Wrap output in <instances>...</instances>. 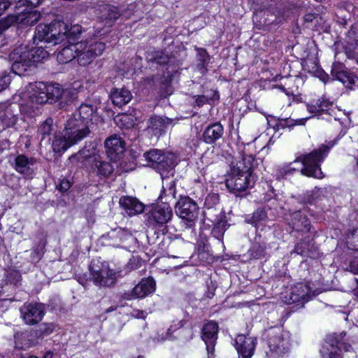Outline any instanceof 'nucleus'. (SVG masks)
Returning <instances> with one entry per match:
<instances>
[{"mask_svg":"<svg viewBox=\"0 0 358 358\" xmlns=\"http://www.w3.org/2000/svg\"><path fill=\"white\" fill-rule=\"evenodd\" d=\"M319 190H314L312 192H308L303 198V202L306 204H313L316 199L318 198Z\"/></svg>","mask_w":358,"mask_h":358,"instance_id":"57","label":"nucleus"},{"mask_svg":"<svg viewBox=\"0 0 358 358\" xmlns=\"http://www.w3.org/2000/svg\"><path fill=\"white\" fill-rule=\"evenodd\" d=\"M297 169L295 167H292L291 164L289 165L283 166L278 169V174L279 176L285 177L287 175L292 174L294 171H296Z\"/></svg>","mask_w":358,"mask_h":358,"instance_id":"60","label":"nucleus"},{"mask_svg":"<svg viewBox=\"0 0 358 358\" xmlns=\"http://www.w3.org/2000/svg\"><path fill=\"white\" fill-rule=\"evenodd\" d=\"M55 324L53 323H42L36 330H33L34 334L36 336L37 339L39 338H43L51 334L55 330Z\"/></svg>","mask_w":358,"mask_h":358,"instance_id":"47","label":"nucleus"},{"mask_svg":"<svg viewBox=\"0 0 358 358\" xmlns=\"http://www.w3.org/2000/svg\"><path fill=\"white\" fill-rule=\"evenodd\" d=\"M71 186V182L68 179L62 178L57 187L60 192H65L70 189Z\"/></svg>","mask_w":358,"mask_h":358,"instance_id":"63","label":"nucleus"},{"mask_svg":"<svg viewBox=\"0 0 358 358\" xmlns=\"http://www.w3.org/2000/svg\"><path fill=\"white\" fill-rule=\"evenodd\" d=\"M176 182L174 180L167 181L166 183L163 182L162 190L158 197V200L162 203L170 205L171 203H173L176 199Z\"/></svg>","mask_w":358,"mask_h":358,"instance_id":"35","label":"nucleus"},{"mask_svg":"<svg viewBox=\"0 0 358 358\" xmlns=\"http://www.w3.org/2000/svg\"><path fill=\"white\" fill-rule=\"evenodd\" d=\"M166 152L157 149H152L148 152L143 153V157L145 159L151 163L152 166L156 169V166L158 165V162L162 161V158H164Z\"/></svg>","mask_w":358,"mask_h":358,"instance_id":"45","label":"nucleus"},{"mask_svg":"<svg viewBox=\"0 0 358 358\" xmlns=\"http://www.w3.org/2000/svg\"><path fill=\"white\" fill-rule=\"evenodd\" d=\"M42 85H44V83H41L38 85L32 88L29 95V99L26 102V106L32 111L37 109L38 106L48 102L45 91L43 89Z\"/></svg>","mask_w":358,"mask_h":358,"instance_id":"26","label":"nucleus"},{"mask_svg":"<svg viewBox=\"0 0 358 358\" xmlns=\"http://www.w3.org/2000/svg\"><path fill=\"white\" fill-rule=\"evenodd\" d=\"M275 203V199H271L268 200V203L266 204V207L258 208L252 215H248L245 218V221L257 228L259 224H260L262 222H265L268 218L266 208L271 209V206H274Z\"/></svg>","mask_w":358,"mask_h":358,"instance_id":"30","label":"nucleus"},{"mask_svg":"<svg viewBox=\"0 0 358 358\" xmlns=\"http://www.w3.org/2000/svg\"><path fill=\"white\" fill-rule=\"evenodd\" d=\"M10 81V76L8 74L3 73L0 76V92L8 87Z\"/></svg>","mask_w":358,"mask_h":358,"instance_id":"61","label":"nucleus"},{"mask_svg":"<svg viewBox=\"0 0 358 358\" xmlns=\"http://www.w3.org/2000/svg\"><path fill=\"white\" fill-rule=\"evenodd\" d=\"M73 145H75V143H73L69 138L66 137V134L64 136H55L52 143V147L55 152H63Z\"/></svg>","mask_w":358,"mask_h":358,"instance_id":"42","label":"nucleus"},{"mask_svg":"<svg viewBox=\"0 0 358 358\" xmlns=\"http://www.w3.org/2000/svg\"><path fill=\"white\" fill-rule=\"evenodd\" d=\"M20 315L26 324L34 325L42 320L45 315V306L42 303H24L20 309Z\"/></svg>","mask_w":358,"mask_h":358,"instance_id":"17","label":"nucleus"},{"mask_svg":"<svg viewBox=\"0 0 358 358\" xmlns=\"http://www.w3.org/2000/svg\"><path fill=\"white\" fill-rule=\"evenodd\" d=\"M331 74L335 79L341 82L348 89L352 90L358 85V77L353 73H351L341 62L333 63Z\"/></svg>","mask_w":358,"mask_h":358,"instance_id":"18","label":"nucleus"},{"mask_svg":"<svg viewBox=\"0 0 358 358\" xmlns=\"http://www.w3.org/2000/svg\"><path fill=\"white\" fill-rule=\"evenodd\" d=\"M162 161L158 162L156 166V170L160 173L162 180L169 178V175L173 176L174 173V167L177 164V157L173 152H166Z\"/></svg>","mask_w":358,"mask_h":358,"instance_id":"25","label":"nucleus"},{"mask_svg":"<svg viewBox=\"0 0 358 358\" xmlns=\"http://www.w3.org/2000/svg\"><path fill=\"white\" fill-rule=\"evenodd\" d=\"M212 224L213 227L211 231V234L216 239L221 241L229 224L227 223L225 218H222L217 222H215L214 223H212Z\"/></svg>","mask_w":358,"mask_h":358,"instance_id":"46","label":"nucleus"},{"mask_svg":"<svg viewBox=\"0 0 358 358\" xmlns=\"http://www.w3.org/2000/svg\"><path fill=\"white\" fill-rule=\"evenodd\" d=\"M257 345V338L239 334L235 340V348L238 354V358H251Z\"/></svg>","mask_w":358,"mask_h":358,"instance_id":"20","label":"nucleus"},{"mask_svg":"<svg viewBox=\"0 0 358 358\" xmlns=\"http://www.w3.org/2000/svg\"><path fill=\"white\" fill-rule=\"evenodd\" d=\"M178 118H169L164 116L155 115L150 119L149 127L155 136H161L166 133L169 126L175 125Z\"/></svg>","mask_w":358,"mask_h":358,"instance_id":"24","label":"nucleus"},{"mask_svg":"<svg viewBox=\"0 0 358 358\" xmlns=\"http://www.w3.org/2000/svg\"><path fill=\"white\" fill-rule=\"evenodd\" d=\"M347 243L349 248L358 250V228L349 231L347 236Z\"/></svg>","mask_w":358,"mask_h":358,"instance_id":"52","label":"nucleus"},{"mask_svg":"<svg viewBox=\"0 0 358 358\" xmlns=\"http://www.w3.org/2000/svg\"><path fill=\"white\" fill-rule=\"evenodd\" d=\"M255 157L252 155H243L241 159L232 164L230 173L225 179L228 190L238 195L253 187L257 177L253 174Z\"/></svg>","mask_w":358,"mask_h":358,"instance_id":"2","label":"nucleus"},{"mask_svg":"<svg viewBox=\"0 0 358 358\" xmlns=\"http://www.w3.org/2000/svg\"><path fill=\"white\" fill-rule=\"evenodd\" d=\"M91 280L99 287H111L116 284L118 278L123 277L122 271H115L109 268L106 263L95 264L90 266Z\"/></svg>","mask_w":358,"mask_h":358,"instance_id":"7","label":"nucleus"},{"mask_svg":"<svg viewBox=\"0 0 358 358\" xmlns=\"http://www.w3.org/2000/svg\"><path fill=\"white\" fill-rule=\"evenodd\" d=\"M36 160L33 157H29L20 154L15 157L13 164L14 169L24 178H32L34 174V166Z\"/></svg>","mask_w":358,"mask_h":358,"instance_id":"21","label":"nucleus"},{"mask_svg":"<svg viewBox=\"0 0 358 358\" xmlns=\"http://www.w3.org/2000/svg\"><path fill=\"white\" fill-rule=\"evenodd\" d=\"M96 110V107L92 105L82 103L79 106L78 111L73 113L71 117L78 118L91 125L92 117Z\"/></svg>","mask_w":358,"mask_h":358,"instance_id":"40","label":"nucleus"},{"mask_svg":"<svg viewBox=\"0 0 358 358\" xmlns=\"http://www.w3.org/2000/svg\"><path fill=\"white\" fill-rule=\"evenodd\" d=\"M317 103L318 104V106H320L319 110L321 113H324L327 111L329 107L332 106L331 102L324 99L317 100Z\"/></svg>","mask_w":358,"mask_h":358,"instance_id":"62","label":"nucleus"},{"mask_svg":"<svg viewBox=\"0 0 358 358\" xmlns=\"http://www.w3.org/2000/svg\"><path fill=\"white\" fill-rule=\"evenodd\" d=\"M345 331L328 334L320 352L322 358H342L341 352L350 351L351 345L343 341Z\"/></svg>","mask_w":358,"mask_h":358,"instance_id":"8","label":"nucleus"},{"mask_svg":"<svg viewBox=\"0 0 358 358\" xmlns=\"http://www.w3.org/2000/svg\"><path fill=\"white\" fill-rule=\"evenodd\" d=\"M15 348L27 349L38 343L36 336L33 330L17 332L14 335Z\"/></svg>","mask_w":358,"mask_h":358,"instance_id":"27","label":"nucleus"},{"mask_svg":"<svg viewBox=\"0 0 358 358\" xmlns=\"http://www.w3.org/2000/svg\"><path fill=\"white\" fill-rule=\"evenodd\" d=\"M83 32L79 24L71 25L63 21L55 20L50 24H38L33 37L34 43L39 42L53 45L62 43L65 40L71 44H83L78 42Z\"/></svg>","mask_w":358,"mask_h":358,"instance_id":"1","label":"nucleus"},{"mask_svg":"<svg viewBox=\"0 0 358 358\" xmlns=\"http://www.w3.org/2000/svg\"><path fill=\"white\" fill-rule=\"evenodd\" d=\"M120 17V12L116 6L106 4L100 8L99 18L106 26L111 27Z\"/></svg>","mask_w":358,"mask_h":358,"instance_id":"28","label":"nucleus"},{"mask_svg":"<svg viewBox=\"0 0 358 358\" xmlns=\"http://www.w3.org/2000/svg\"><path fill=\"white\" fill-rule=\"evenodd\" d=\"M285 220L292 231L301 233L302 234L310 231L312 225L310 220L301 210L290 211L285 215Z\"/></svg>","mask_w":358,"mask_h":358,"instance_id":"16","label":"nucleus"},{"mask_svg":"<svg viewBox=\"0 0 358 358\" xmlns=\"http://www.w3.org/2000/svg\"><path fill=\"white\" fill-rule=\"evenodd\" d=\"M175 210L181 219L187 222V226L192 227L198 218L199 208L189 196L180 195L175 204Z\"/></svg>","mask_w":358,"mask_h":358,"instance_id":"12","label":"nucleus"},{"mask_svg":"<svg viewBox=\"0 0 358 358\" xmlns=\"http://www.w3.org/2000/svg\"><path fill=\"white\" fill-rule=\"evenodd\" d=\"M159 93L162 97L167 98L173 94V87L169 76H163L159 78Z\"/></svg>","mask_w":358,"mask_h":358,"instance_id":"44","label":"nucleus"},{"mask_svg":"<svg viewBox=\"0 0 358 358\" xmlns=\"http://www.w3.org/2000/svg\"><path fill=\"white\" fill-rule=\"evenodd\" d=\"M296 126V122L294 119L289 118H278L276 123L273 126V128H276L278 130L285 128H292Z\"/></svg>","mask_w":358,"mask_h":358,"instance_id":"54","label":"nucleus"},{"mask_svg":"<svg viewBox=\"0 0 358 358\" xmlns=\"http://www.w3.org/2000/svg\"><path fill=\"white\" fill-rule=\"evenodd\" d=\"M78 48L79 50L76 54L78 63L80 66H85L103 53L106 49V43L102 41H93Z\"/></svg>","mask_w":358,"mask_h":358,"instance_id":"15","label":"nucleus"},{"mask_svg":"<svg viewBox=\"0 0 358 358\" xmlns=\"http://www.w3.org/2000/svg\"><path fill=\"white\" fill-rule=\"evenodd\" d=\"M195 50L196 52V67L200 73L203 76L208 71L207 66L210 62V56L205 48L195 47Z\"/></svg>","mask_w":358,"mask_h":358,"instance_id":"39","label":"nucleus"},{"mask_svg":"<svg viewBox=\"0 0 358 358\" xmlns=\"http://www.w3.org/2000/svg\"><path fill=\"white\" fill-rule=\"evenodd\" d=\"M220 203V196L218 194L211 193L208 194V196L205 199L204 201V208H217Z\"/></svg>","mask_w":358,"mask_h":358,"instance_id":"53","label":"nucleus"},{"mask_svg":"<svg viewBox=\"0 0 358 358\" xmlns=\"http://www.w3.org/2000/svg\"><path fill=\"white\" fill-rule=\"evenodd\" d=\"M20 274L15 271H11L7 273L6 275V283L16 285L20 280Z\"/></svg>","mask_w":358,"mask_h":358,"instance_id":"56","label":"nucleus"},{"mask_svg":"<svg viewBox=\"0 0 358 358\" xmlns=\"http://www.w3.org/2000/svg\"><path fill=\"white\" fill-rule=\"evenodd\" d=\"M44 0H20L17 3V7L19 9L22 6L27 5V8L30 7L31 8H35L41 5Z\"/></svg>","mask_w":358,"mask_h":358,"instance_id":"58","label":"nucleus"},{"mask_svg":"<svg viewBox=\"0 0 358 358\" xmlns=\"http://www.w3.org/2000/svg\"><path fill=\"white\" fill-rule=\"evenodd\" d=\"M48 52L42 47L20 46L8 55L12 71L18 76L29 75L36 67V63L48 57Z\"/></svg>","mask_w":358,"mask_h":358,"instance_id":"3","label":"nucleus"},{"mask_svg":"<svg viewBox=\"0 0 358 358\" xmlns=\"http://www.w3.org/2000/svg\"><path fill=\"white\" fill-rule=\"evenodd\" d=\"M83 44H71L63 47L58 52L57 59L59 63L66 64L72 61L76 57L77 52L79 50L78 46L80 48Z\"/></svg>","mask_w":358,"mask_h":358,"instance_id":"36","label":"nucleus"},{"mask_svg":"<svg viewBox=\"0 0 358 358\" xmlns=\"http://www.w3.org/2000/svg\"><path fill=\"white\" fill-rule=\"evenodd\" d=\"M155 281L151 278H143L133 289V294L137 298H143L155 290Z\"/></svg>","mask_w":358,"mask_h":358,"instance_id":"32","label":"nucleus"},{"mask_svg":"<svg viewBox=\"0 0 358 358\" xmlns=\"http://www.w3.org/2000/svg\"><path fill=\"white\" fill-rule=\"evenodd\" d=\"M187 317H189V314L187 312H185V317H184L183 319H182L180 321H178L177 322H174L168 329V330L166 331V334L169 335V338L171 340H174V339H176L177 338L175 336H172V334L175 331H176L178 329H180V328L183 327L187 324V322L188 321Z\"/></svg>","mask_w":358,"mask_h":358,"instance_id":"51","label":"nucleus"},{"mask_svg":"<svg viewBox=\"0 0 358 358\" xmlns=\"http://www.w3.org/2000/svg\"><path fill=\"white\" fill-rule=\"evenodd\" d=\"M203 215L204 221H209L211 223L217 222L222 218H226L222 209L220 207L204 209Z\"/></svg>","mask_w":358,"mask_h":358,"instance_id":"43","label":"nucleus"},{"mask_svg":"<svg viewBox=\"0 0 358 358\" xmlns=\"http://www.w3.org/2000/svg\"><path fill=\"white\" fill-rule=\"evenodd\" d=\"M110 97L114 105L120 108L125 106L132 99L131 92L124 88H114L111 90Z\"/></svg>","mask_w":358,"mask_h":358,"instance_id":"34","label":"nucleus"},{"mask_svg":"<svg viewBox=\"0 0 358 358\" xmlns=\"http://www.w3.org/2000/svg\"><path fill=\"white\" fill-rule=\"evenodd\" d=\"M318 294L319 292L316 290L312 292L308 284L297 283L292 287L287 303H298L299 306L303 307L306 302Z\"/></svg>","mask_w":358,"mask_h":358,"instance_id":"19","label":"nucleus"},{"mask_svg":"<svg viewBox=\"0 0 358 358\" xmlns=\"http://www.w3.org/2000/svg\"><path fill=\"white\" fill-rule=\"evenodd\" d=\"M266 246L259 243L253 244L249 250L250 255L252 258L259 259L264 257L266 255Z\"/></svg>","mask_w":358,"mask_h":358,"instance_id":"49","label":"nucleus"},{"mask_svg":"<svg viewBox=\"0 0 358 358\" xmlns=\"http://www.w3.org/2000/svg\"><path fill=\"white\" fill-rule=\"evenodd\" d=\"M91 125L75 117H70L65 124L66 137L75 144L82 141L90 133Z\"/></svg>","mask_w":358,"mask_h":358,"instance_id":"14","label":"nucleus"},{"mask_svg":"<svg viewBox=\"0 0 358 358\" xmlns=\"http://www.w3.org/2000/svg\"><path fill=\"white\" fill-rule=\"evenodd\" d=\"M291 254H296L304 257L315 258L317 256V248L313 240H303L296 244Z\"/></svg>","mask_w":358,"mask_h":358,"instance_id":"29","label":"nucleus"},{"mask_svg":"<svg viewBox=\"0 0 358 358\" xmlns=\"http://www.w3.org/2000/svg\"><path fill=\"white\" fill-rule=\"evenodd\" d=\"M218 324L213 321L205 324L201 329V338L206 345L208 355H213L217 339Z\"/></svg>","mask_w":358,"mask_h":358,"instance_id":"22","label":"nucleus"},{"mask_svg":"<svg viewBox=\"0 0 358 358\" xmlns=\"http://www.w3.org/2000/svg\"><path fill=\"white\" fill-rule=\"evenodd\" d=\"M141 264L142 261L139 257H132L126 264L124 268L122 270L123 276L132 271L139 268L141 266Z\"/></svg>","mask_w":358,"mask_h":358,"instance_id":"50","label":"nucleus"},{"mask_svg":"<svg viewBox=\"0 0 358 358\" xmlns=\"http://www.w3.org/2000/svg\"><path fill=\"white\" fill-rule=\"evenodd\" d=\"M329 150L330 147L321 145L318 149L301 156L299 159L302 164L301 174L318 179L323 178L324 176L321 170L320 165L327 157Z\"/></svg>","mask_w":358,"mask_h":358,"instance_id":"4","label":"nucleus"},{"mask_svg":"<svg viewBox=\"0 0 358 358\" xmlns=\"http://www.w3.org/2000/svg\"><path fill=\"white\" fill-rule=\"evenodd\" d=\"M146 59L159 65H165L174 62L175 58L172 55H169L164 51L153 50L147 52Z\"/></svg>","mask_w":358,"mask_h":358,"instance_id":"37","label":"nucleus"},{"mask_svg":"<svg viewBox=\"0 0 358 358\" xmlns=\"http://www.w3.org/2000/svg\"><path fill=\"white\" fill-rule=\"evenodd\" d=\"M224 134V127L220 122L209 124L203 133V139L208 144H213L220 139Z\"/></svg>","mask_w":358,"mask_h":358,"instance_id":"31","label":"nucleus"},{"mask_svg":"<svg viewBox=\"0 0 358 358\" xmlns=\"http://www.w3.org/2000/svg\"><path fill=\"white\" fill-rule=\"evenodd\" d=\"M17 120V115L14 113L12 106H9L5 109H0V129L4 130L14 126Z\"/></svg>","mask_w":358,"mask_h":358,"instance_id":"38","label":"nucleus"},{"mask_svg":"<svg viewBox=\"0 0 358 358\" xmlns=\"http://www.w3.org/2000/svg\"><path fill=\"white\" fill-rule=\"evenodd\" d=\"M120 204L129 216L141 213L144 210V205L131 196L122 197L120 199Z\"/></svg>","mask_w":358,"mask_h":358,"instance_id":"33","label":"nucleus"},{"mask_svg":"<svg viewBox=\"0 0 358 358\" xmlns=\"http://www.w3.org/2000/svg\"><path fill=\"white\" fill-rule=\"evenodd\" d=\"M194 336L193 327L183 329L179 332L176 338H180L184 343H187L193 339Z\"/></svg>","mask_w":358,"mask_h":358,"instance_id":"55","label":"nucleus"},{"mask_svg":"<svg viewBox=\"0 0 358 358\" xmlns=\"http://www.w3.org/2000/svg\"><path fill=\"white\" fill-rule=\"evenodd\" d=\"M343 47L347 57L350 59H355L357 61V58L358 57L356 52V49L357 47V41H345L343 43Z\"/></svg>","mask_w":358,"mask_h":358,"instance_id":"48","label":"nucleus"},{"mask_svg":"<svg viewBox=\"0 0 358 358\" xmlns=\"http://www.w3.org/2000/svg\"><path fill=\"white\" fill-rule=\"evenodd\" d=\"M252 20L258 29L269 30L285 20V15L277 6L266 7L262 3L254 8Z\"/></svg>","mask_w":358,"mask_h":358,"instance_id":"5","label":"nucleus"},{"mask_svg":"<svg viewBox=\"0 0 358 358\" xmlns=\"http://www.w3.org/2000/svg\"><path fill=\"white\" fill-rule=\"evenodd\" d=\"M55 131L53 126V120L50 117L47 118L39 127L38 134L41 136V141H47L50 143L51 141V135Z\"/></svg>","mask_w":358,"mask_h":358,"instance_id":"41","label":"nucleus"},{"mask_svg":"<svg viewBox=\"0 0 358 358\" xmlns=\"http://www.w3.org/2000/svg\"><path fill=\"white\" fill-rule=\"evenodd\" d=\"M168 337H169V335L166 334H157L153 338H152V340L154 343H159L165 341Z\"/></svg>","mask_w":358,"mask_h":358,"instance_id":"64","label":"nucleus"},{"mask_svg":"<svg viewBox=\"0 0 358 358\" xmlns=\"http://www.w3.org/2000/svg\"><path fill=\"white\" fill-rule=\"evenodd\" d=\"M124 141L118 136L117 134H114L105 141V148L106 153L112 160H117L120 159L124 150Z\"/></svg>","mask_w":358,"mask_h":358,"instance_id":"23","label":"nucleus"},{"mask_svg":"<svg viewBox=\"0 0 358 358\" xmlns=\"http://www.w3.org/2000/svg\"><path fill=\"white\" fill-rule=\"evenodd\" d=\"M41 14L36 10H28L27 8L18 12L17 14L8 15L0 20V27L2 30H6L14 24L23 26H33L40 19Z\"/></svg>","mask_w":358,"mask_h":358,"instance_id":"13","label":"nucleus"},{"mask_svg":"<svg viewBox=\"0 0 358 358\" xmlns=\"http://www.w3.org/2000/svg\"><path fill=\"white\" fill-rule=\"evenodd\" d=\"M347 269L351 273L358 275V255L354 256L350 259Z\"/></svg>","mask_w":358,"mask_h":358,"instance_id":"59","label":"nucleus"},{"mask_svg":"<svg viewBox=\"0 0 358 358\" xmlns=\"http://www.w3.org/2000/svg\"><path fill=\"white\" fill-rule=\"evenodd\" d=\"M42 87L45 91L48 103L52 104L58 102V106L62 109L67 108L76 101V94L64 90L58 83L44 84Z\"/></svg>","mask_w":358,"mask_h":358,"instance_id":"9","label":"nucleus"},{"mask_svg":"<svg viewBox=\"0 0 358 358\" xmlns=\"http://www.w3.org/2000/svg\"><path fill=\"white\" fill-rule=\"evenodd\" d=\"M269 352H266L268 357L279 358L289 352V334L284 331L281 327H271L266 330Z\"/></svg>","mask_w":358,"mask_h":358,"instance_id":"6","label":"nucleus"},{"mask_svg":"<svg viewBox=\"0 0 358 358\" xmlns=\"http://www.w3.org/2000/svg\"><path fill=\"white\" fill-rule=\"evenodd\" d=\"M145 224L148 227L159 228L164 227L172 218L173 211L170 205L157 203L146 213Z\"/></svg>","mask_w":358,"mask_h":358,"instance_id":"10","label":"nucleus"},{"mask_svg":"<svg viewBox=\"0 0 358 358\" xmlns=\"http://www.w3.org/2000/svg\"><path fill=\"white\" fill-rule=\"evenodd\" d=\"M83 152L80 150L78 152L72 155L69 158L70 160L78 159L83 162L85 159L90 166V172L99 178H108L113 172V168L110 163L102 160L99 155H94L84 157Z\"/></svg>","mask_w":358,"mask_h":358,"instance_id":"11","label":"nucleus"}]
</instances>
